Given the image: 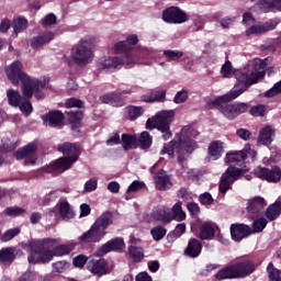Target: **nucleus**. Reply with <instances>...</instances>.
I'll list each match as a JSON object with an SVG mask.
<instances>
[{"mask_svg":"<svg viewBox=\"0 0 281 281\" xmlns=\"http://www.w3.org/2000/svg\"><path fill=\"white\" fill-rule=\"evenodd\" d=\"M237 82L238 83L228 93L210 99V104L217 109V111H220L224 117H227V120H234V117H238L241 113H247V111H249V105H247V103L229 102L236 100L239 95H243L251 85H256V77H248L246 71L238 72Z\"/></svg>","mask_w":281,"mask_h":281,"instance_id":"1","label":"nucleus"},{"mask_svg":"<svg viewBox=\"0 0 281 281\" xmlns=\"http://www.w3.org/2000/svg\"><path fill=\"white\" fill-rule=\"evenodd\" d=\"M59 243V239L54 238L31 240L29 243L31 252L27 257L30 265H47V262L54 260V257L60 258V256H67V254H70V251H74L78 247V243L76 241L66 245H58Z\"/></svg>","mask_w":281,"mask_h":281,"instance_id":"2","label":"nucleus"},{"mask_svg":"<svg viewBox=\"0 0 281 281\" xmlns=\"http://www.w3.org/2000/svg\"><path fill=\"white\" fill-rule=\"evenodd\" d=\"M5 74L10 82L15 87H18L19 82L22 83L23 95L27 100H30L32 95H34L36 100H43V98H45L43 89L47 87V79H45V77L31 79L25 71H23V64L21 61L15 60L7 66Z\"/></svg>","mask_w":281,"mask_h":281,"instance_id":"3","label":"nucleus"},{"mask_svg":"<svg viewBox=\"0 0 281 281\" xmlns=\"http://www.w3.org/2000/svg\"><path fill=\"white\" fill-rule=\"evenodd\" d=\"M199 135V132L190 125L182 127L179 134L176 135L175 139L164 145L160 150V155H168L169 157H175V154L181 153H194L196 150L195 137Z\"/></svg>","mask_w":281,"mask_h":281,"instance_id":"4","label":"nucleus"},{"mask_svg":"<svg viewBox=\"0 0 281 281\" xmlns=\"http://www.w3.org/2000/svg\"><path fill=\"white\" fill-rule=\"evenodd\" d=\"M265 67H267V59H252L248 61V64L241 69L236 70L232 66V61L226 60V63L222 66L221 74L223 78H232V76H235L236 80H238V74L246 72V76L248 78H255L256 83L260 80V78H263L265 76Z\"/></svg>","mask_w":281,"mask_h":281,"instance_id":"5","label":"nucleus"},{"mask_svg":"<svg viewBox=\"0 0 281 281\" xmlns=\"http://www.w3.org/2000/svg\"><path fill=\"white\" fill-rule=\"evenodd\" d=\"M94 54L91 48V40L88 37L81 38L70 50V56L65 55L64 60L67 65H78L79 67H87L93 63Z\"/></svg>","mask_w":281,"mask_h":281,"instance_id":"6","label":"nucleus"},{"mask_svg":"<svg viewBox=\"0 0 281 281\" xmlns=\"http://www.w3.org/2000/svg\"><path fill=\"white\" fill-rule=\"evenodd\" d=\"M110 225H113V214L104 212L95 220L90 229L79 237V240L82 245L100 243L102 237L106 236V229H109Z\"/></svg>","mask_w":281,"mask_h":281,"instance_id":"7","label":"nucleus"},{"mask_svg":"<svg viewBox=\"0 0 281 281\" xmlns=\"http://www.w3.org/2000/svg\"><path fill=\"white\" fill-rule=\"evenodd\" d=\"M175 120V110H162L158 112L155 117L148 119L146 122L147 128L153 131L157 128L162 133V139L168 142L172 137V132H170V124Z\"/></svg>","mask_w":281,"mask_h":281,"instance_id":"8","label":"nucleus"},{"mask_svg":"<svg viewBox=\"0 0 281 281\" xmlns=\"http://www.w3.org/2000/svg\"><path fill=\"white\" fill-rule=\"evenodd\" d=\"M157 50L153 48H142L138 55H133L132 53H125L122 58L123 67L131 69L135 65H151L150 61H144V58H155Z\"/></svg>","mask_w":281,"mask_h":281,"instance_id":"9","label":"nucleus"},{"mask_svg":"<svg viewBox=\"0 0 281 281\" xmlns=\"http://www.w3.org/2000/svg\"><path fill=\"white\" fill-rule=\"evenodd\" d=\"M7 98L10 106H19L20 111L24 115H30V113H32V103L27 99L21 97V93H19V91L14 89H9L7 91Z\"/></svg>","mask_w":281,"mask_h":281,"instance_id":"10","label":"nucleus"},{"mask_svg":"<svg viewBox=\"0 0 281 281\" xmlns=\"http://www.w3.org/2000/svg\"><path fill=\"white\" fill-rule=\"evenodd\" d=\"M254 172L258 179L268 181L269 183H278L281 180V169L278 166L270 169L267 167H257Z\"/></svg>","mask_w":281,"mask_h":281,"instance_id":"11","label":"nucleus"},{"mask_svg":"<svg viewBox=\"0 0 281 281\" xmlns=\"http://www.w3.org/2000/svg\"><path fill=\"white\" fill-rule=\"evenodd\" d=\"M246 157H251V159H256V150L251 149V146L246 145L243 150L239 151H231L226 154L225 162L226 164H236L237 166H241L244 164Z\"/></svg>","mask_w":281,"mask_h":281,"instance_id":"12","label":"nucleus"},{"mask_svg":"<svg viewBox=\"0 0 281 281\" xmlns=\"http://www.w3.org/2000/svg\"><path fill=\"white\" fill-rule=\"evenodd\" d=\"M240 175H243V170L232 166L228 167L227 170L223 173L222 180L220 182L221 194H225L227 190H229L232 183H234V181H237Z\"/></svg>","mask_w":281,"mask_h":281,"instance_id":"13","label":"nucleus"},{"mask_svg":"<svg viewBox=\"0 0 281 281\" xmlns=\"http://www.w3.org/2000/svg\"><path fill=\"white\" fill-rule=\"evenodd\" d=\"M36 148H38L36 143H30L14 154L15 159H25V166H34L36 164Z\"/></svg>","mask_w":281,"mask_h":281,"instance_id":"14","label":"nucleus"},{"mask_svg":"<svg viewBox=\"0 0 281 281\" xmlns=\"http://www.w3.org/2000/svg\"><path fill=\"white\" fill-rule=\"evenodd\" d=\"M165 23L181 24L188 21V15L178 7H170L162 12Z\"/></svg>","mask_w":281,"mask_h":281,"instance_id":"15","label":"nucleus"},{"mask_svg":"<svg viewBox=\"0 0 281 281\" xmlns=\"http://www.w3.org/2000/svg\"><path fill=\"white\" fill-rule=\"evenodd\" d=\"M124 67V61L122 57H102L97 63V69L99 71H117V69H122Z\"/></svg>","mask_w":281,"mask_h":281,"instance_id":"16","label":"nucleus"},{"mask_svg":"<svg viewBox=\"0 0 281 281\" xmlns=\"http://www.w3.org/2000/svg\"><path fill=\"white\" fill-rule=\"evenodd\" d=\"M280 21L278 20H269L263 24H252L247 26L248 29L245 31L246 36H258V34H265L266 32H271L278 27Z\"/></svg>","mask_w":281,"mask_h":281,"instance_id":"17","label":"nucleus"},{"mask_svg":"<svg viewBox=\"0 0 281 281\" xmlns=\"http://www.w3.org/2000/svg\"><path fill=\"white\" fill-rule=\"evenodd\" d=\"M254 234L251 227L245 224H232L231 225V236L235 243H240L243 238H247Z\"/></svg>","mask_w":281,"mask_h":281,"instance_id":"18","label":"nucleus"},{"mask_svg":"<svg viewBox=\"0 0 281 281\" xmlns=\"http://www.w3.org/2000/svg\"><path fill=\"white\" fill-rule=\"evenodd\" d=\"M217 229L218 225L216 223L202 222L199 225L198 238L200 240H211V238H214Z\"/></svg>","mask_w":281,"mask_h":281,"instance_id":"19","label":"nucleus"},{"mask_svg":"<svg viewBox=\"0 0 281 281\" xmlns=\"http://www.w3.org/2000/svg\"><path fill=\"white\" fill-rule=\"evenodd\" d=\"M59 153H63L64 158L69 161H78V153L80 151V146L76 143H64L58 146Z\"/></svg>","mask_w":281,"mask_h":281,"instance_id":"20","label":"nucleus"},{"mask_svg":"<svg viewBox=\"0 0 281 281\" xmlns=\"http://www.w3.org/2000/svg\"><path fill=\"white\" fill-rule=\"evenodd\" d=\"M255 8L265 14L281 12V0H256Z\"/></svg>","mask_w":281,"mask_h":281,"instance_id":"21","label":"nucleus"},{"mask_svg":"<svg viewBox=\"0 0 281 281\" xmlns=\"http://www.w3.org/2000/svg\"><path fill=\"white\" fill-rule=\"evenodd\" d=\"M56 34L52 31H45L37 36L31 38V47L32 49H41L43 46L52 43L54 41Z\"/></svg>","mask_w":281,"mask_h":281,"instance_id":"22","label":"nucleus"},{"mask_svg":"<svg viewBox=\"0 0 281 281\" xmlns=\"http://www.w3.org/2000/svg\"><path fill=\"white\" fill-rule=\"evenodd\" d=\"M87 269L100 278L106 273V261L104 259H90Z\"/></svg>","mask_w":281,"mask_h":281,"instance_id":"23","label":"nucleus"},{"mask_svg":"<svg viewBox=\"0 0 281 281\" xmlns=\"http://www.w3.org/2000/svg\"><path fill=\"white\" fill-rule=\"evenodd\" d=\"M154 183L157 190H169V188H172L170 176L164 170L154 175Z\"/></svg>","mask_w":281,"mask_h":281,"instance_id":"24","label":"nucleus"},{"mask_svg":"<svg viewBox=\"0 0 281 281\" xmlns=\"http://www.w3.org/2000/svg\"><path fill=\"white\" fill-rule=\"evenodd\" d=\"M267 207V200L262 196H255L248 200L247 212L249 214H260Z\"/></svg>","mask_w":281,"mask_h":281,"instance_id":"25","label":"nucleus"},{"mask_svg":"<svg viewBox=\"0 0 281 281\" xmlns=\"http://www.w3.org/2000/svg\"><path fill=\"white\" fill-rule=\"evenodd\" d=\"M256 270V266L251 261H243L235 265V273L237 278H247Z\"/></svg>","mask_w":281,"mask_h":281,"instance_id":"26","label":"nucleus"},{"mask_svg":"<svg viewBox=\"0 0 281 281\" xmlns=\"http://www.w3.org/2000/svg\"><path fill=\"white\" fill-rule=\"evenodd\" d=\"M64 119L65 116L60 113V111H53L42 116L45 126L52 127L60 126V124H63Z\"/></svg>","mask_w":281,"mask_h":281,"instance_id":"27","label":"nucleus"},{"mask_svg":"<svg viewBox=\"0 0 281 281\" xmlns=\"http://www.w3.org/2000/svg\"><path fill=\"white\" fill-rule=\"evenodd\" d=\"M151 218L158 221V223H171L172 216L170 215V209L160 206L151 212Z\"/></svg>","mask_w":281,"mask_h":281,"instance_id":"28","label":"nucleus"},{"mask_svg":"<svg viewBox=\"0 0 281 281\" xmlns=\"http://www.w3.org/2000/svg\"><path fill=\"white\" fill-rule=\"evenodd\" d=\"M124 239L116 237L115 239H112L105 243L103 246H101L100 251L102 256H104V254H109V251H120L124 249Z\"/></svg>","mask_w":281,"mask_h":281,"instance_id":"29","label":"nucleus"},{"mask_svg":"<svg viewBox=\"0 0 281 281\" xmlns=\"http://www.w3.org/2000/svg\"><path fill=\"white\" fill-rule=\"evenodd\" d=\"M273 137H276V128H273L271 125H267L261 128L258 142L263 146H269V144L273 142Z\"/></svg>","mask_w":281,"mask_h":281,"instance_id":"30","label":"nucleus"},{"mask_svg":"<svg viewBox=\"0 0 281 281\" xmlns=\"http://www.w3.org/2000/svg\"><path fill=\"white\" fill-rule=\"evenodd\" d=\"M75 164L74 161L69 160L68 158L61 157L57 159L52 167H48L46 169V172H65V170H69L71 168V165Z\"/></svg>","mask_w":281,"mask_h":281,"instance_id":"31","label":"nucleus"},{"mask_svg":"<svg viewBox=\"0 0 281 281\" xmlns=\"http://www.w3.org/2000/svg\"><path fill=\"white\" fill-rule=\"evenodd\" d=\"M223 153H225V143L221 140H215L210 144L209 155L214 161H216V159H221Z\"/></svg>","mask_w":281,"mask_h":281,"instance_id":"32","label":"nucleus"},{"mask_svg":"<svg viewBox=\"0 0 281 281\" xmlns=\"http://www.w3.org/2000/svg\"><path fill=\"white\" fill-rule=\"evenodd\" d=\"M201 241L196 238H192L189 240L188 247L184 250V254L187 256H190V258H199L201 256V249H202Z\"/></svg>","mask_w":281,"mask_h":281,"instance_id":"33","label":"nucleus"},{"mask_svg":"<svg viewBox=\"0 0 281 281\" xmlns=\"http://www.w3.org/2000/svg\"><path fill=\"white\" fill-rule=\"evenodd\" d=\"M142 102H166V90H156L140 97Z\"/></svg>","mask_w":281,"mask_h":281,"instance_id":"34","label":"nucleus"},{"mask_svg":"<svg viewBox=\"0 0 281 281\" xmlns=\"http://www.w3.org/2000/svg\"><path fill=\"white\" fill-rule=\"evenodd\" d=\"M27 19L23 18V16H19L15 18L13 20V33L12 36H14V38H16V36H19V34H21V32H25V30H27Z\"/></svg>","mask_w":281,"mask_h":281,"instance_id":"35","label":"nucleus"},{"mask_svg":"<svg viewBox=\"0 0 281 281\" xmlns=\"http://www.w3.org/2000/svg\"><path fill=\"white\" fill-rule=\"evenodd\" d=\"M59 214L64 221H70L76 215L71 206H69V202L67 200H61L59 202Z\"/></svg>","mask_w":281,"mask_h":281,"instance_id":"36","label":"nucleus"},{"mask_svg":"<svg viewBox=\"0 0 281 281\" xmlns=\"http://www.w3.org/2000/svg\"><path fill=\"white\" fill-rule=\"evenodd\" d=\"M281 214V201H277L266 210V217L268 221H276Z\"/></svg>","mask_w":281,"mask_h":281,"instance_id":"37","label":"nucleus"},{"mask_svg":"<svg viewBox=\"0 0 281 281\" xmlns=\"http://www.w3.org/2000/svg\"><path fill=\"white\" fill-rule=\"evenodd\" d=\"M215 278L217 280H228V279H234V278H238L236 274V267L235 265L229 266L227 268H224L222 270H220L216 274Z\"/></svg>","mask_w":281,"mask_h":281,"instance_id":"38","label":"nucleus"},{"mask_svg":"<svg viewBox=\"0 0 281 281\" xmlns=\"http://www.w3.org/2000/svg\"><path fill=\"white\" fill-rule=\"evenodd\" d=\"M144 106L130 105L125 108V115L131 120V122H135L137 117H142V115H144Z\"/></svg>","mask_w":281,"mask_h":281,"instance_id":"39","label":"nucleus"},{"mask_svg":"<svg viewBox=\"0 0 281 281\" xmlns=\"http://www.w3.org/2000/svg\"><path fill=\"white\" fill-rule=\"evenodd\" d=\"M170 216H171V221H178V223H181V221H186V212L181 207V202H177L170 209Z\"/></svg>","mask_w":281,"mask_h":281,"instance_id":"40","label":"nucleus"},{"mask_svg":"<svg viewBox=\"0 0 281 281\" xmlns=\"http://www.w3.org/2000/svg\"><path fill=\"white\" fill-rule=\"evenodd\" d=\"M14 262V248H2L0 250V265H12Z\"/></svg>","mask_w":281,"mask_h":281,"instance_id":"41","label":"nucleus"},{"mask_svg":"<svg viewBox=\"0 0 281 281\" xmlns=\"http://www.w3.org/2000/svg\"><path fill=\"white\" fill-rule=\"evenodd\" d=\"M101 102L103 104H111L112 106H124V102H122V100L117 99V94L115 93V91L103 94L101 97Z\"/></svg>","mask_w":281,"mask_h":281,"instance_id":"42","label":"nucleus"},{"mask_svg":"<svg viewBox=\"0 0 281 281\" xmlns=\"http://www.w3.org/2000/svg\"><path fill=\"white\" fill-rule=\"evenodd\" d=\"M121 142L123 144L124 150H131V148H135L137 144V136L131 134H123Z\"/></svg>","mask_w":281,"mask_h":281,"instance_id":"43","label":"nucleus"},{"mask_svg":"<svg viewBox=\"0 0 281 281\" xmlns=\"http://www.w3.org/2000/svg\"><path fill=\"white\" fill-rule=\"evenodd\" d=\"M153 145V136L148 132H142L138 138V146L142 150H148Z\"/></svg>","mask_w":281,"mask_h":281,"instance_id":"44","label":"nucleus"},{"mask_svg":"<svg viewBox=\"0 0 281 281\" xmlns=\"http://www.w3.org/2000/svg\"><path fill=\"white\" fill-rule=\"evenodd\" d=\"M128 254L133 258L134 262H139L144 258V249L137 246H130Z\"/></svg>","mask_w":281,"mask_h":281,"instance_id":"45","label":"nucleus"},{"mask_svg":"<svg viewBox=\"0 0 281 281\" xmlns=\"http://www.w3.org/2000/svg\"><path fill=\"white\" fill-rule=\"evenodd\" d=\"M167 232L166 227L158 225L151 228L150 234L154 240L159 241L166 236Z\"/></svg>","mask_w":281,"mask_h":281,"instance_id":"46","label":"nucleus"},{"mask_svg":"<svg viewBox=\"0 0 281 281\" xmlns=\"http://www.w3.org/2000/svg\"><path fill=\"white\" fill-rule=\"evenodd\" d=\"M56 21H58L56 15L54 13H48L41 20V25L46 29L54 27Z\"/></svg>","mask_w":281,"mask_h":281,"instance_id":"47","label":"nucleus"},{"mask_svg":"<svg viewBox=\"0 0 281 281\" xmlns=\"http://www.w3.org/2000/svg\"><path fill=\"white\" fill-rule=\"evenodd\" d=\"M190 93L188 92V90H179L175 97H173V103L175 104H184V102H188V98H189Z\"/></svg>","mask_w":281,"mask_h":281,"instance_id":"48","label":"nucleus"},{"mask_svg":"<svg viewBox=\"0 0 281 281\" xmlns=\"http://www.w3.org/2000/svg\"><path fill=\"white\" fill-rule=\"evenodd\" d=\"M267 271L271 281H281V270H278L271 262L268 265Z\"/></svg>","mask_w":281,"mask_h":281,"instance_id":"49","label":"nucleus"},{"mask_svg":"<svg viewBox=\"0 0 281 281\" xmlns=\"http://www.w3.org/2000/svg\"><path fill=\"white\" fill-rule=\"evenodd\" d=\"M130 49L131 46H128L125 41H122L114 44L112 52L113 54H126Z\"/></svg>","mask_w":281,"mask_h":281,"instance_id":"50","label":"nucleus"},{"mask_svg":"<svg viewBox=\"0 0 281 281\" xmlns=\"http://www.w3.org/2000/svg\"><path fill=\"white\" fill-rule=\"evenodd\" d=\"M267 223L269 222L265 217L256 220L252 223V234H256V233L259 234L260 232H262V229L267 227Z\"/></svg>","mask_w":281,"mask_h":281,"instance_id":"51","label":"nucleus"},{"mask_svg":"<svg viewBox=\"0 0 281 281\" xmlns=\"http://www.w3.org/2000/svg\"><path fill=\"white\" fill-rule=\"evenodd\" d=\"M164 56H166L168 60H179V58L183 57V52L167 49L164 50Z\"/></svg>","mask_w":281,"mask_h":281,"instance_id":"52","label":"nucleus"},{"mask_svg":"<svg viewBox=\"0 0 281 281\" xmlns=\"http://www.w3.org/2000/svg\"><path fill=\"white\" fill-rule=\"evenodd\" d=\"M65 106L66 109H82V106H85V103L80 101V99L70 98L67 99Z\"/></svg>","mask_w":281,"mask_h":281,"instance_id":"53","label":"nucleus"},{"mask_svg":"<svg viewBox=\"0 0 281 281\" xmlns=\"http://www.w3.org/2000/svg\"><path fill=\"white\" fill-rule=\"evenodd\" d=\"M4 214H7V216H21L22 214H25V211L23 207L10 206L5 209Z\"/></svg>","mask_w":281,"mask_h":281,"instance_id":"54","label":"nucleus"},{"mask_svg":"<svg viewBox=\"0 0 281 281\" xmlns=\"http://www.w3.org/2000/svg\"><path fill=\"white\" fill-rule=\"evenodd\" d=\"M20 229L19 228H11L9 231H7L3 235H2V240L3 243H8L9 240H12V238H14V236H18V234H20Z\"/></svg>","mask_w":281,"mask_h":281,"instance_id":"55","label":"nucleus"},{"mask_svg":"<svg viewBox=\"0 0 281 281\" xmlns=\"http://www.w3.org/2000/svg\"><path fill=\"white\" fill-rule=\"evenodd\" d=\"M98 190V178H91L85 183V192H93Z\"/></svg>","mask_w":281,"mask_h":281,"instance_id":"56","label":"nucleus"},{"mask_svg":"<svg viewBox=\"0 0 281 281\" xmlns=\"http://www.w3.org/2000/svg\"><path fill=\"white\" fill-rule=\"evenodd\" d=\"M133 91H134L133 88H125V89H119L114 92L116 93L117 100H121V102H124V98H126V95H131Z\"/></svg>","mask_w":281,"mask_h":281,"instance_id":"57","label":"nucleus"},{"mask_svg":"<svg viewBox=\"0 0 281 281\" xmlns=\"http://www.w3.org/2000/svg\"><path fill=\"white\" fill-rule=\"evenodd\" d=\"M278 93H281V80L277 82L270 90H268L265 93L266 98H273L274 95H278Z\"/></svg>","mask_w":281,"mask_h":281,"instance_id":"58","label":"nucleus"},{"mask_svg":"<svg viewBox=\"0 0 281 281\" xmlns=\"http://www.w3.org/2000/svg\"><path fill=\"white\" fill-rule=\"evenodd\" d=\"M266 111L267 108H265V105H256L251 108L250 115H254L255 117H262Z\"/></svg>","mask_w":281,"mask_h":281,"instance_id":"59","label":"nucleus"},{"mask_svg":"<svg viewBox=\"0 0 281 281\" xmlns=\"http://www.w3.org/2000/svg\"><path fill=\"white\" fill-rule=\"evenodd\" d=\"M187 177L191 181H199V178L203 177V173L199 169H188Z\"/></svg>","mask_w":281,"mask_h":281,"instance_id":"60","label":"nucleus"},{"mask_svg":"<svg viewBox=\"0 0 281 281\" xmlns=\"http://www.w3.org/2000/svg\"><path fill=\"white\" fill-rule=\"evenodd\" d=\"M87 260H88L87 256L79 255L74 258L72 262H74L75 267H77L78 269H82V267H85V265H87Z\"/></svg>","mask_w":281,"mask_h":281,"instance_id":"61","label":"nucleus"},{"mask_svg":"<svg viewBox=\"0 0 281 281\" xmlns=\"http://www.w3.org/2000/svg\"><path fill=\"white\" fill-rule=\"evenodd\" d=\"M256 23V18H254V15L249 12H245L243 14V24L246 27H249L250 25H254Z\"/></svg>","mask_w":281,"mask_h":281,"instance_id":"62","label":"nucleus"},{"mask_svg":"<svg viewBox=\"0 0 281 281\" xmlns=\"http://www.w3.org/2000/svg\"><path fill=\"white\" fill-rule=\"evenodd\" d=\"M117 144H122V139H120V132L112 134L106 140V146H117Z\"/></svg>","mask_w":281,"mask_h":281,"instance_id":"63","label":"nucleus"},{"mask_svg":"<svg viewBox=\"0 0 281 281\" xmlns=\"http://www.w3.org/2000/svg\"><path fill=\"white\" fill-rule=\"evenodd\" d=\"M200 202L202 205H212L214 203V198H212V194L205 192L200 195Z\"/></svg>","mask_w":281,"mask_h":281,"instance_id":"64","label":"nucleus"}]
</instances>
